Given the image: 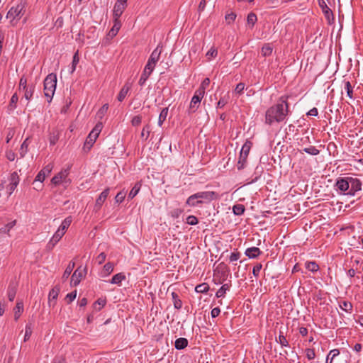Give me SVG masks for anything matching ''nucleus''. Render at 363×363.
<instances>
[{
    "instance_id": "obj_1",
    "label": "nucleus",
    "mask_w": 363,
    "mask_h": 363,
    "mask_svg": "<svg viewBox=\"0 0 363 363\" xmlns=\"http://www.w3.org/2000/svg\"><path fill=\"white\" fill-rule=\"evenodd\" d=\"M289 104L286 99L281 96L278 102L270 106L265 112V123L272 125L274 123L283 122L289 113Z\"/></svg>"
},
{
    "instance_id": "obj_2",
    "label": "nucleus",
    "mask_w": 363,
    "mask_h": 363,
    "mask_svg": "<svg viewBox=\"0 0 363 363\" xmlns=\"http://www.w3.org/2000/svg\"><path fill=\"white\" fill-rule=\"evenodd\" d=\"M362 182L357 178L339 177L335 184V189L340 194L354 196L362 190Z\"/></svg>"
},
{
    "instance_id": "obj_3",
    "label": "nucleus",
    "mask_w": 363,
    "mask_h": 363,
    "mask_svg": "<svg viewBox=\"0 0 363 363\" xmlns=\"http://www.w3.org/2000/svg\"><path fill=\"white\" fill-rule=\"evenodd\" d=\"M57 86V75L50 73L44 80V94L48 103H50L55 94Z\"/></svg>"
},
{
    "instance_id": "obj_4",
    "label": "nucleus",
    "mask_w": 363,
    "mask_h": 363,
    "mask_svg": "<svg viewBox=\"0 0 363 363\" xmlns=\"http://www.w3.org/2000/svg\"><path fill=\"white\" fill-rule=\"evenodd\" d=\"M26 0H18L16 6H13L7 12L6 18L13 21L16 18H21L26 11Z\"/></svg>"
},
{
    "instance_id": "obj_5",
    "label": "nucleus",
    "mask_w": 363,
    "mask_h": 363,
    "mask_svg": "<svg viewBox=\"0 0 363 363\" xmlns=\"http://www.w3.org/2000/svg\"><path fill=\"white\" fill-rule=\"evenodd\" d=\"M251 146H252V143L250 141H247L242 145L240 152L239 160L238 162V169H242L245 167V164L246 163L247 158L249 155Z\"/></svg>"
},
{
    "instance_id": "obj_6",
    "label": "nucleus",
    "mask_w": 363,
    "mask_h": 363,
    "mask_svg": "<svg viewBox=\"0 0 363 363\" xmlns=\"http://www.w3.org/2000/svg\"><path fill=\"white\" fill-rule=\"evenodd\" d=\"M197 198L200 199L201 203H210L213 200H216L218 199V194L213 191H199L196 193Z\"/></svg>"
},
{
    "instance_id": "obj_7",
    "label": "nucleus",
    "mask_w": 363,
    "mask_h": 363,
    "mask_svg": "<svg viewBox=\"0 0 363 363\" xmlns=\"http://www.w3.org/2000/svg\"><path fill=\"white\" fill-rule=\"evenodd\" d=\"M128 0H116L113 9V18L115 19H119L124 11L127 7Z\"/></svg>"
},
{
    "instance_id": "obj_8",
    "label": "nucleus",
    "mask_w": 363,
    "mask_h": 363,
    "mask_svg": "<svg viewBox=\"0 0 363 363\" xmlns=\"http://www.w3.org/2000/svg\"><path fill=\"white\" fill-rule=\"evenodd\" d=\"M103 128L102 123L99 122L96 124L94 128L92 129V130L89 133L86 140V144L92 146L94 143H95L96 138H98L99 135L100 134L101 130Z\"/></svg>"
},
{
    "instance_id": "obj_9",
    "label": "nucleus",
    "mask_w": 363,
    "mask_h": 363,
    "mask_svg": "<svg viewBox=\"0 0 363 363\" xmlns=\"http://www.w3.org/2000/svg\"><path fill=\"white\" fill-rule=\"evenodd\" d=\"M161 52H162V46H161V44L160 43V44H158L157 48L150 54V56L146 65H149V66H151V67L155 68V66L160 60Z\"/></svg>"
},
{
    "instance_id": "obj_10",
    "label": "nucleus",
    "mask_w": 363,
    "mask_h": 363,
    "mask_svg": "<svg viewBox=\"0 0 363 363\" xmlns=\"http://www.w3.org/2000/svg\"><path fill=\"white\" fill-rule=\"evenodd\" d=\"M204 96V91L203 89H196L190 102L189 108L193 109V112L198 108L201 99Z\"/></svg>"
},
{
    "instance_id": "obj_11",
    "label": "nucleus",
    "mask_w": 363,
    "mask_h": 363,
    "mask_svg": "<svg viewBox=\"0 0 363 363\" xmlns=\"http://www.w3.org/2000/svg\"><path fill=\"white\" fill-rule=\"evenodd\" d=\"M9 184H8L7 189L9 191V194L11 195L20 182L18 173L16 172H12L9 178Z\"/></svg>"
},
{
    "instance_id": "obj_12",
    "label": "nucleus",
    "mask_w": 363,
    "mask_h": 363,
    "mask_svg": "<svg viewBox=\"0 0 363 363\" xmlns=\"http://www.w3.org/2000/svg\"><path fill=\"white\" fill-rule=\"evenodd\" d=\"M69 174V167L61 170L51 180L52 183L55 185H58L62 182H67V179Z\"/></svg>"
},
{
    "instance_id": "obj_13",
    "label": "nucleus",
    "mask_w": 363,
    "mask_h": 363,
    "mask_svg": "<svg viewBox=\"0 0 363 363\" xmlns=\"http://www.w3.org/2000/svg\"><path fill=\"white\" fill-rule=\"evenodd\" d=\"M86 273V269H81V267H78L73 273L71 277V285L72 286H77L80 281L82 278L84 276Z\"/></svg>"
},
{
    "instance_id": "obj_14",
    "label": "nucleus",
    "mask_w": 363,
    "mask_h": 363,
    "mask_svg": "<svg viewBox=\"0 0 363 363\" xmlns=\"http://www.w3.org/2000/svg\"><path fill=\"white\" fill-rule=\"evenodd\" d=\"M154 69H155V67L149 66V65H146L145 66L144 70H143V72L140 76V78L139 79V82H138V84L141 86H143L145 85L146 81L147 80V79L149 78L150 74L152 73Z\"/></svg>"
},
{
    "instance_id": "obj_15",
    "label": "nucleus",
    "mask_w": 363,
    "mask_h": 363,
    "mask_svg": "<svg viewBox=\"0 0 363 363\" xmlns=\"http://www.w3.org/2000/svg\"><path fill=\"white\" fill-rule=\"evenodd\" d=\"M262 251L259 250V248L257 247H248L245 251V255L249 258V259H255L258 257L261 254Z\"/></svg>"
},
{
    "instance_id": "obj_16",
    "label": "nucleus",
    "mask_w": 363,
    "mask_h": 363,
    "mask_svg": "<svg viewBox=\"0 0 363 363\" xmlns=\"http://www.w3.org/2000/svg\"><path fill=\"white\" fill-rule=\"evenodd\" d=\"M113 271V264L111 262H107L104 264L102 269L99 272V276L101 278H106L108 277Z\"/></svg>"
},
{
    "instance_id": "obj_17",
    "label": "nucleus",
    "mask_w": 363,
    "mask_h": 363,
    "mask_svg": "<svg viewBox=\"0 0 363 363\" xmlns=\"http://www.w3.org/2000/svg\"><path fill=\"white\" fill-rule=\"evenodd\" d=\"M109 191H110V189L106 188L99 194V197L97 198V199L96 201V204H95L96 208L99 209L101 207V206L105 202V201L106 200V199L109 194Z\"/></svg>"
},
{
    "instance_id": "obj_18",
    "label": "nucleus",
    "mask_w": 363,
    "mask_h": 363,
    "mask_svg": "<svg viewBox=\"0 0 363 363\" xmlns=\"http://www.w3.org/2000/svg\"><path fill=\"white\" fill-rule=\"evenodd\" d=\"M196 198L197 196L196 193L189 196L185 203L186 206H188L189 207H196L201 206L202 203L200 199Z\"/></svg>"
},
{
    "instance_id": "obj_19",
    "label": "nucleus",
    "mask_w": 363,
    "mask_h": 363,
    "mask_svg": "<svg viewBox=\"0 0 363 363\" xmlns=\"http://www.w3.org/2000/svg\"><path fill=\"white\" fill-rule=\"evenodd\" d=\"M318 4L326 18L328 20L333 16L331 9L328 6L324 0H318Z\"/></svg>"
},
{
    "instance_id": "obj_20",
    "label": "nucleus",
    "mask_w": 363,
    "mask_h": 363,
    "mask_svg": "<svg viewBox=\"0 0 363 363\" xmlns=\"http://www.w3.org/2000/svg\"><path fill=\"white\" fill-rule=\"evenodd\" d=\"M18 96L16 93L13 94L11 98L9 106H7L6 112L11 114L17 107Z\"/></svg>"
},
{
    "instance_id": "obj_21",
    "label": "nucleus",
    "mask_w": 363,
    "mask_h": 363,
    "mask_svg": "<svg viewBox=\"0 0 363 363\" xmlns=\"http://www.w3.org/2000/svg\"><path fill=\"white\" fill-rule=\"evenodd\" d=\"M131 89V84L129 82H126L124 86L121 88L118 95V100L119 101H123L124 99L126 97L128 93Z\"/></svg>"
},
{
    "instance_id": "obj_22",
    "label": "nucleus",
    "mask_w": 363,
    "mask_h": 363,
    "mask_svg": "<svg viewBox=\"0 0 363 363\" xmlns=\"http://www.w3.org/2000/svg\"><path fill=\"white\" fill-rule=\"evenodd\" d=\"M17 291V284L14 282L10 283L8 286L7 295L10 301H13Z\"/></svg>"
},
{
    "instance_id": "obj_23",
    "label": "nucleus",
    "mask_w": 363,
    "mask_h": 363,
    "mask_svg": "<svg viewBox=\"0 0 363 363\" xmlns=\"http://www.w3.org/2000/svg\"><path fill=\"white\" fill-rule=\"evenodd\" d=\"M121 27V22L120 19L113 18V26L112 28L110 30L108 35L111 37H114L117 35Z\"/></svg>"
},
{
    "instance_id": "obj_24",
    "label": "nucleus",
    "mask_w": 363,
    "mask_h": 363,
    "mask_svg": "<svg viewBox=\"0 0 363 363\" xmlns=\"http://www.w3.org/2000/svg\"><path fill=\"white\" fill-rule=\"evenodd\" d=\"M125 279V275L122 273H118L115 274L112 279L109 281V283L111 284H116L120 286L121 282Z\"/></svg>"
},
{
    "instance_id": "obj_25",
    "label": "nucleus",
    "mask_w": 363,
    "mask_h": 363,
    "mask_svg": "<svg viewBox=\"0 0 363 363\" xmlns=\"http://www.w3.org/2000/svg\"><path fill=\"white\" fill-rule=\"evenodd\" d=\"M35 85L34 84H30L28 86V88H26L24 91V98L27 101L31 100L33 98V94L35 92Z\"/></svg>"
},
{
    "instance_id": "obj_26",
    "label": "nucleus",
    "mask_w": 363,
    "mask_h": 363,
    "mask_svg": "<svg viewBox=\"0 0 363 363\" xmlns=\"http://www.w3.org/2000/svg\"><path fill=\"white\" fill-rule=\"evenodd\" d=\"M72 221V219L71 216L67 217L66 218H65L62 220L61 225H60V227L58 228L57 230L59 231H61V233H63V234H65L66 230L69 227Z\"/></svg>"
},
{
    "instance_id": "obj_27",
    "label": "nucleus",
    "mask_w": 363,
    "mask_h": 363,
    "mask_svg": "<svg viewBox=\"0 0 363 363\" xmlns=\"http://www.w3.org/2000/svg\"><path fill=\"white\" fill-rule=\"evenodd\" d=\"M64 235L65 234H63V233H61V231L57 230L55 234L50 240L48 245H52V247H53L60 241V240L62 238Z\"/></svg>"
},
{
    "instance_id": "obj_28",
    "label": "nucleus",
    "mask_w": 363,
    "mask_h": 363,
    "mask_svg": "<svg viewBox=\"0 0 363 363\" xmlns=\"http://www.w3.org/2000/svg\"><path fill=\"white\" fill-rule=\"evenodd\" d=\"M188 345V340L184 337H179L175 340L174 347L177 350H180L186 347Z\"/></svg>"
},
{
    "instance_id": "obj_29",
    "label": "nucleus",
    "mask_w": 363,
    "mask_h": 363,
    "mask_svg": "<svg viewBox=\"0 0 363 363\" xmlns=\"http://www.w3.org/2000/svg\"><path fill=\"white\" fill-rule=\"evenodd\" d=\"M14 319L18 320L23 311V303L22 301H18L14 308Z\"/></svg>"
},
{
    "instance_id": "obj_30",
    "label": "nucleus",
    "mask_w": 363,
    "mask_h": 363,
    "mask_svg": "<svg viewBox=\"0 0 363 363\" xmlns=\"http://www.w3.org/2000/svg\"><path fill=\"white\" fill-rule=\"evenodd\" d=\"M230 285L228 284H223L222 286L216 291V296L217 298H223L228 291L230 290Z\"/></svg>"
},
{
    "instance_id": "obj_31",
    "label": "nucleus",
    "mask_w": 363,
    "mask_h": 363,
    "mask_svg": "<svg viewBox=\"0 0 363 363\" xmlns=\"http://www.w3.org/2000/svg\"><path fill=\"white\" fill-rule=\"evenodd\" d=\"M60 291V288L57 286H55L50 291L48 295L49 302L57 300Z\"/></svg>"
},
{
    "instance_id": "obj_32",
    "label": "nucleus",
    "mask_w": 363,
    "mask_h": 363,
    "mask_svg": "<svg viewBox=\"0 0 363 363\" xmlns=\"http://www.w3.org/2000/svg\"><path fill=\"white\" fill-rule=\"evenodd\" d=\"M339 307L340 308V309H342V311H344L348 313H352V304L347 301H343L340 302Z\"/></svg>"
},
{
    "instance_id": "obj_33",
    "label": "nucleus",
    "mask_w": 363,
    "mask_h": 363,
    "mask_svg": "<svg viewBox=\"0 0 363 363\" xmlns=\"http://www.w3.org/2000/svg\"><path fill=\"white\" fill-rule=\"evenodd\" d=\"M74 266H75V263L74 262H70L69 263L68 266L67 267V268L65 269V270L62 274V279L64 281H65L67 279H68V277L70 276Z\"/></svg>"
},
{
    "instance_id": "obj_34",
    "label": "nucleus",
    "mask_w": 363,
    "mask_h": 363,
    "mask_svg": "<svg viewBox=\"0 0 363 363\" xmlns=\"http://www.w3.org/2000/svg\"><path fill=\"white\" fill-rule=\"evenodd\" d=\"M16 220L7 223L4 227L0 228V234H8L10 232V230L16 225Z\"/></svg>"
},
{
    "instance_id": "obj_35",
    "label": "nucleus",
    "mask_w": 363,
    "mask_h": 363,
    "mask_svg": "<svg viewBox=\"0 0 363 363\" xmlns=\"http://www.w3.org/2000/svg\"><path fill=\"white\" fill-rule=\"evenodd\" d=\"M172 300H173L174 307L176 309L182 308V301L179 298L178 294L177 293H175V292H172Z\"/></svg>"
},
{
    "instance_id": "obj_36",
    "label": "nucleus",
    "mask_w": 363,
    "mask_h": 363,
    "mask_svg": "<svg viewBox=\"0 0 363 363\" xmlns=\"http://www.w3.org/2000/svg\"><path fill=\"white\" fill-rule=\"evenodd\" d=\"M168 111H169V109L167 107L162 108V110L161 111V112L159 115V118H158V125L160 127H162L164 121L166 120L167 114H168Z\"/></svg>"
},
{
    "instance_id": "obj_37",
    "label": "nucleus",
    "mask_w": 363,
    "mask_h": 363,
    "mask_svg": "<svg viewBox=\"0 0 363 363\" xmlns=\"http://www.w3.org/2000/svg\"><path fill=\"white\" fill-rule=\"evenodd\" d=\"M28 138H26L21 144V148L19 150V155L21 158H23L26 153L28 152Z\"/></svg>"
},
{
    "instance_id": "obj_38",
    "label": "nucleus",
    "mask_w": 363,
    "mask_h": 363,
    "mask_svg": "<svg viewBox=\"0 0 363 363\" xmlns=\"http://www.w3.org/2000/svg\"><path fill=\"white\" fill-rule=\"evenodd\" d=\"M106 303V298H98L94 303V308L97 311H101V309L102 308H104L105 306Z\"/></svg>"
},
{
    "instance_id": "obj_39",
    "label": "nucleus",
    "mask_w": 363,
    "mask_h": 363,
    "mask_svg": "<svg viewBox=\"0 0 363 363\" xmlns=\"http://www.w3.org/2000/svg\"><path fill=\"white\" fill-rule=\"evenodd\" d=\"M141 185L139 183H136L130 190L128 194V199H133L140 191Z\"/></svg>"
},
{
    "instance_id": "obj_40",
    "label": "nucleus",
    "mask_w": 363,
    "mask_h": 363,
    "mask_svg": "<svg viewBox=\"0 0 363 363\" xmlns=\"http://www.w3.org/2000/svg\"><path fill=\"white\" fill-rule=\"evenodd\" d=\"M305 265L306 268L312 272H316L319 269L318 264L314 261L307 262Z\"/></svg>"
},
{
    "instance_id": "obj_41",
    "label": "nucleus",
    "mask_w": 363,
    "mask_h": 363,
    "mask_svg": "<svg viewBox=\"0 0 363 363\" xmlns=\"http://www.w3.org/2000/svg\"><path fill=\"white\" fill-rule=\"evenodd\" d=\"M209 290V285L207 283H202L196 286L195 291L197 293L205 294Z\"/></svg>"
},
{
    "instance_id": "obj_42",
    "label": "nucleus",
    "mask_w": 363,
    "mask_h": 363,
    "mask_svg": "<svg viewBox=\"0 0 363 363\" xmlns=\"http://www.w3.org/2000/svg\"><path fill=\"white\" fill-rule=\"evenodd\" d=\"M33 333V325L32 323H28L26 325L25 328V335H24V342L28 341Z\"/></svg>"
},
{
    "instance_id": "obj_43",
    "label": "nucleus",
    "mask_w": 363,
    "mask_h": 363,
    "mask_svg": "<svg viewBox=\"0 0 363 363\" xmlns=\"http://www.w3.org/2000/svg\"><path fill=\"white\" fill-rule=\"evenodd\" d=\"M233 212L236 216H241L245 212V207L242 204H237L233 206Z\"/></svg>"
},
{
    "instance_id": "obj_44",
    "label": "nucleus",
    "mask_w": 363,
    "mask_h": 363,
    "mask_svg": "<svg viewBox=\"0 0 363 363\" xmlns=\"http://www.w3.org/2000/svg\"><path fill=\"white\" fill-rule=\"evenodd\" d=\"M303 151L306 153L311 155H318L320 153V151L315 146H310L308 147H305L303 149Z\"/></svg>"
},
{
    "instance_id": "obj_45",
    "label": "nucleus",
    "mask_w": 363,
    "mask_h": 363,
    "mask_svg": "<svg viewBox=\"0 0 363 363\" xmlns=\"http://www.w3.org/2000/svg\"><path fill=\"white\" fill-rule=\"evenodd\" d=\"M241 257V253L238 252V251H235V252H231V254L229 256V262L234 264H236V263H235V262H237Z\"/></svg>"
},
{
    "instance_id": "obj_46",
    "label": "nucleus",
    "mask_w": 363,
    "mask_h": 363,
    "mask_svg": "<svg viewBox=\"0 0 363 363\" xmlns=\"http://www.w3.org/2000/svg\"><path fill=\"white\" fill-rule=\"evenodd\" d=\"M345 89L347 92V95L350 99L353 98V90L351 84L349 81H345Z\"/></svg>"
},
{
    "instance_id": "obj_47",
    "label": "nucleus",
    "mask_w": 363,
    "mask_h": 363,
    "mask_svg": "<svg viewBox=\"0 0 363 363\" xmlns=\"http://www.w3.org/2000/svg\"><path fill=\"white\" fill-rule=\"evenodd\" d=\"M277 342H279L282 347H289V342L286 338V337L283 335L282 333H280L278 340H277Z\"/></svg>"
},
{
    "instance_id": "obj_48",
    "label": "nucleus",
    "mask_w": 363,
    "mask_h": 363,
    "mask_svg": "<svg viewBox=\"0 0 363 363\" xmlns=\"http://www.w3.org/2000/svg\"><path fill=\"white\" fill-rule=\"evenodd\" d=\"M261 52L263 56H269L272 53V48L269 45H265L262 48Z\"/></svg>"
},
{
    "instance_id": "obj_49",
    "label": "nucleus",
    "mask_w": 363,
    "mask_h": 363,
    "mask_svg": "<svg viewBox=\"0 0 363 363\" xmlns=\"http://www.w3.org/2000/svg\"><path fill=\"white\" fill-rule=\"evenodd\" d=\"M257 21V17L255 13L251 12L247 15V21L248 24H251L252 26L255 24Z\"/></svg>"
},
{
    "instance_id": "obj_50",
    "label": "nucleus",
    "mask_w": 363,
    "mask_h": 363,
    "mask_svg": "<svg viewBox=\"0 0 363 363\" xmlns=\"http://www.w3.org/2000/svg\"><path fill=\"white\" fill-rule=\"evenodd\" d=\"M108 109V104H105L102 106V107L97 112V116L99 118H102L105 114L106 113Z\"/></svg>"
},
{
    "instance_id": "obj_51",
    "label": "nucleus",
    "mask_w": 363,
    "mask_h": 363,
    "mask_svg": "<svg viewBox=\"0 0 363 363\" xmlns=\"http://www.w3.org/2000/svg\"><path fill=\"white\" fill-rule=\"evenodd\" d=\"M236 16L234 12H230L225 16V19L228 24H232L235 21Z\"/></svg>"
},
{
    "instance_id": "obj_52",
    "label": "nucleus",
    "mask_w": 363,
    "mask_h": 363,
    "mask_svg": "<svg viewBox=\"0 0 363 363\" xmlns=\"http://www.w3.org/2000/svg\"><path fill=\"white\" fill-rule=\"evenodd\" d=\"M262 268L261 263H257L252 269V274L255 278H257L259 275L260 271Z\"/></svg>"
},
{
    "instance_id": "obj_53",
    "label": "nucleus",
    "mask_w": 363,
    "mask_h": 363,
    "mask_svg": "<svg viewBox=\"0 0 363 363\" xmlns=\"http://www.w3.org/2000/svg\"><path fill=\"white\" fill-rule=\"evenodd\" d=\"M150 133V126L149 125H146L143 127L141 132V137L144 138L145 140H147L149 137Z\"/></svg>"
},
{
    "instance_id": "obj_54",
    "label": "nucleus",
    "mask_w": 363,
    "mask_h": 363,
    "mask_svg": "<svg viewBox=\"0 0 363 363\" xmlns=\"http://www.w3.org/2000/svg\"><path fill=\"white\" fill-rule=\"evenodd\" d=\"M59 140V135L57 133H52L49 137V142L51 145H54L57 143Z\"/></svg>"
},
{
    "instance_id": "obj_55",
    "label": "nucleus",
    "mask_w": 363,
    "mask_h": 363,
    "mask_svg": "<svg viewBox=\"0 0 363 363\" xmlns=\"http://www.w3.org/2000/svg\"><path fill=\"white\" fill-rule=\"evenodd\" d=\"M28 86L26 78L24 76L21 77L19 81V89L24 91L28 88Z\"/></svg>"
},
{
    "instance_id": "obj_56",
    "label": "nucleus",
    "mask_w": 363,
    "mask_h": 363,
    "mask_svg": "<svg viewBox=\"0 0 363 363\" xmlns=\"http://www.w3.org/2000/svg\"><path fill=\"white\" fill-rule=\"evenodd\" d=\"M125 197V193L123 191L118 192L115 197L116 202L118 203H122L124 201Z\"/></svg>"
},
{
    "instance_id": "obj_57",
    "label": "nucleus",
    "mask_w": 363,
    "mask_h": 363,
    "mask_svg": "<svg viewBox=\"0 0 363 363\" xmlns=\"http://www.w3.org/2000/svg\"><path fill=\"white\" fill-rule=\"evenodd\" d=\"M306 356L308 359L311 360L313 359L315 357V353L313 349L307 348L306 350Z\"/></svg>"
},
{
    "instance_id": "obj_58",
    "label": "nucleus",
    "mask_w": 363,
    "mask_h": 363,
    "mask_svg": "<svg viewBox=\"0 0 363 363\" xmlns=\"http://www.w3.org/2000/svg\"><path fill=\"white\" fill-rule=\"evenodd\" d=\"M198 218L194 216H189L186 218V223L190 225H195L198 223Z\"/></svg>"
},
{
    "instance_id": "obj_59",
    "label": "nucleus",
    "mask_w": 363,
    "mask_h": 363,
    "mask_svg": "<svg viewBox=\"0 0 363 363\" xmlns=\"http://www.w3.org/2000/svg\"><path fill=\"white\" fill-rule=\"evenodd\" d=\"M228 102V99L225 97H223L220 99L216 105V108H223Z\"/></svg>"
},
{
    "instance_id": "obj_60",
    "label": "nucleus",
    "mask_w": 363,
    "mask_h": 363,
    "mask_svg": "<svg viewBox=\"0 0 363 363\" xmlns=\"http://www.w3.org/2000/svg\"><path fill=\"white\" fill-rule=\"evenodd\" d=\"M16 155L13 151L11 150L6 151V157L8 160L11 161V162L14 161L16 159Z\"/></svg>"
},
{
    "instance_id": "obj_61",
    "label": "nucleus",
    "mask_w": 363,
    "mask_h": 363,
    "mask_svg": "<svg viewBox=\"0 0 363 363\" xmlns=\"http://www.w3.org/2000/svg\"><path fill=\"white\" fill-rule=\"evenodd\" d=\"M218 52L216 48H211L206 53V57L210 60L217 56Z\"/></svg>"
},
{
    "instance_id": "obj_62",
    "label": "nucleus",
    "mask_w": 363,
    "mask_h": 363,
    "mask_svg": "<svg viewBox=\"0 0 363 363\" xmlns=\"http://www.w3.org/2000/svg\"><path fill=\"white\" fill-rule=\"evenodd\" d=\"M53 166L51 164H48L45 167H43L40 171L45 174V177L49 175L52 170Z\"/></svg>"
},
{
    "instance_id": "obj_63",
    "label": "nucleus",
    "mask_w": 363,
    "mask_h": 363,
    "mask_svg": "<svg viewBox=\"0 0 363 363\" xmlns=\"http://www.w3.org/2000/svg\"><path fill=\"white\" fill-rule=\"evenodd\" d=\"M142 122V117L140 116H135L133 118L131 123L133 126L139 125Z\"/></svg>"
},
{
    "instance_id": "obj_64",
    "label": "nucleus",
    "mask_w": 363,
    "mask_h": 363,
    "mask_svg": "<svg viewBox=\"0 0 363 363\" xmlns=\"http://www.w3.org/2000/svg\"><path fill=\"white\" fill-rule=\"evenodd\" d=\"M245 89V84L242 82L238 83L235 89L237 94H241Z\"/></svg>"
}]
</instances>
